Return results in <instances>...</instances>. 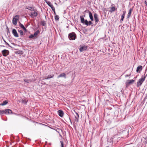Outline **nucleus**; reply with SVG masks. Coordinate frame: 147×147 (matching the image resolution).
<instances>
[{
	"label": "nucleus",
	"mask_w": 147,
	"mask_h": 147,
	"mask_svg": "<svg viewBox=\"0 0 147 147\" xmlns=\"http://www.w3.org/2000/svg\"><path fill=\"white\" fill-rule=\"evenodd\" d=\"M74 112L76 114V115H75V117L76 119V122H78L79 121V115L78 113H77L75 111H74Z\"/></svg>",
	"instance_id": "obj_18"
},
{
	"label": "nucleus",
	"mask_w": 147,
	"mask_h": 147,
	"mask_svg": "<svg viewBox=\"0 0 147 147\" xmlns=\"http://www.w3.org/2000/svg\"><path fill=\"white\" fill-rule=\"evenodd\" d=\"M26 9H28L30 11L34 10V7H32L26 6Z\"/></svg>",
	"instance_id": "obj_22"
},
{
	"label": "nucleus",
	"mask_w": 147,
	"mask_h": 147,
	"mask_svg": "<svg viewBox=\"0 0 147 147\" xmlns=\"http://www.w3.org/2000/svg\"><path fill=\"white\" fill-rule=\"evenodd\" d=\"M87 11H88V10H86L85 11H84V12H86Z\"/></svg>",
	"instance_id": "obj_46"
},
{
	"label": "nucleus",
	"mask_w": 147,
	"mask_h": 147,
	"mask_svg": "<svg viewBox=\"0 0 147 147\" xmlns=\"http://www.w3.org/2000/svg\"><path fill=\"white\" fill-rule=\"evenodd\" d=\"M1 53L3 56L4 57L7 56L9 53V51L6 49H4L2 50Z\"/></svg>",
	"instance_id": "obj_5"
},
{
	"label": "nucleus",
	"mask_w": 147,
	"mask_h": 147,
	"mask_svg": "<svg viewBox=\"0 0 147 147\" xmlns=\"http://www.w3.org/2000/svg\"><path fill=\"white\" fill-rule=\"evenodd\" d=\"M7 35H8L9 34H10V32H9V29H8V30H7Z\"/></svg>",
	"instance_id": "obj_40"
},
{
	"label": "nucleus",
	"mask_w": 147,
	"mask_h": 147,
	"mask_svg": "<svg viewBox=\"0 0 147 147\" xmlns=\"http://www.w3.org/2000/svg\"><path fill=\"white\" fill-rule=\"evenodd\" d=\"M19 32L20 34V36L22 37V36L24 35L25 34L23 32V31L22 30H20L19 31Z\"/></svg>",
	"instance_id": "obj_26"
},
{
	"label": "nucleus",
	"mask_w": 147,
	"mask_h": 147,
	"mask_svg": "<svg viewBox=\"0 0 147 147\" xmlns=\"http://www.w3.org/2000/svg\"><path fill=\"white\" fill-rule=\"evenodd\" d=\"M41 124L42 125H44V126H46V127H50L49 126H48L47 125H45V124H43L42 123Z\"/></svg>",
	"instance_id": "obj_41"
},
{
	"label": "nucleus",
	"mask_w": 147,
	"mask_h": 147,
	"mask_svg": "<svg viewBox=\"0 0 147 147\" xmlns=\"http://www.w3.org/2000/svg\"><path fill=\"white\" fill-rule=\"evenodd\" d=\"M5 110H0V115L5 114Z\"/></svg>",
	"instance_id": "obj_33"
},
{
	"label": "nucleus",
	"mask_w": 147,
	"mask_h": 147,
	"mask_svg": "<svg viewBox=\"0 0 147 147\" xmlns=\"http://www.w3.org/2000/svg\"><path fill=\"white\" fill-rule=\"evenodd\" d=\"M83 16V17H85V15H84V16Z\"/></svg>",
	"instance_id": "obj_51"
},
{
	"label": "nucleus",
	"mask_w": 147,
	"mask_h": 147,
	"mask_svg": "<svg viewBox=\"0 0 147 147\" xmlns=\"http://www.w3.org/2000/svg\"><path fill=\"white\" fill-rule=\"evenodd\" d=\"M11 142H12V143H13V142H14L13 141V140H11Z\"/></svg>",
	"instance_id": "obj_48"
},
{
	"label": "nucleus",
	"mask_w": 147,
	"mask_h": 147,
	"mask_svg": "<svg viewBox=\"0 0 147 147\" xmlns=\"http://www.w3.org/2000/svg\"><path fill=\"white\" fill-rule=\"evenodd\" d=\"M94 20L95 21V23L97 24L99 21V19L98 18V15L96 13H95L94 15Z\"/></svg>",
	"instance_id": "obj_6"
},
{
	"label": "nucleus",
	"mask_w": 147,
	"mask_h": 147,
	"mask_svg": "<svg viewBox=\"0 0 147 147\" xmlns=\"http://www.w3.org/2000/svg\"><path fill=\"white\" fill-rule=\"evenodd\" d=\"M59 115L61 117H62L63 115L64 112L61 110H59L57 111Z\"/></svg>",
	"instance_id": "obj_10"
},
{
	"label": "nucleus",
	"mask_w": 147,
	"mask_h": 147,
	"mask_svg": "<svg viewBox=\"0 0 147 147\" xmlns=\"http://www.w3.org/2000/svg\"><path fill=\"white\" fill-rule=\"evenodd\" d=\"M60 77H63L65 78H66V74L64 73H63L61 74H60L59 75L57 76V78H59Z\"/></svg>",
	"instance_id": "obj_15"
},
{
	"label": "nucleus",
	"mask_w": 147,
	"mask_h": 147,
	"mask_svg": "<svg viewBox=\"0 0 147 147\" xmlns=\"http://www.w3.org/2000/svg\"><path fill=\"white\" fill-rule=\"evenodd\" d=\"M68 37L70 40H74L77 38L76 34L74 32H72L68 34Z\"/></svg>",
	"instance_id": "obj_2"
},
{
	"label": "nucleus",
	"mask_w": 147,
	"mask_h": 147,
	"mask_svg": "<svg viewBox=\"0 0 147 147\" xmlns=\"http://www.w3.org/2000/svg\"><path fill=\"white\" fill-rule=\"evenodd\" d=\"M133 10L132 9H130L129 11V12L128 13L127 18H129L130 17L131 13L132 11Z\"/></svg>",
	"instance_id": "obj_19"
},
{
	"label": "nucleus",
	"mask_w": 147,
	"mask_h": 147,
	"mask_svg": "<svg viewBox=\"0 0 147 147\" xmlns=\"http://www.w3.org/2000/svg\"><path fill=\"white\" fill-rule=\"evenodd\" d=\"M34 37H36L37 36L34 34H33Z\"/></svg>",
	"instance_id": "obj_43"
},
{
	"label": "nucleus",
	"mask_w": 147,
	"mask_h": 147,
	"mask_svg": "<svg viewBox=\"0 0 147 147\" xmlns=\"http://www.w3.org/2000/svg\"><path fill=\"white\" fill-rule=\"evenodd\" d=\"M126 11H123V14L121 15V19L120 20V22L121 23V21H123V20L124 18L125 17V14Z\"/></svg>",
	"instance_id": "obj_14"
},
{
	"label": "nucleus",
	"mask_w": 147,
	"mask_h": 147,
	"mask_svg": "<svg viewBox=\"0 0 147 147\" xmlns=\"http://www.w3.org/2000/svg\"><path fill=\"white\" fill-rule=\"evenodd\" d=\"M19 26L22 29L25 28L24 25L21 24L20 22H19Z\"/></svg>",
	"instance_id": "obj_29"
},
{
	"label": "nucleus",
	"mask_w": 147,
	"mask_h": 147,
	"mask_svg": "<svg viewBox=\"0 0 147 147\" xmlns=\"http://www.w3.org/2000/svg\"><path fill=\"white\" fill-rule=\"evenodd\" d=\"M17 53L18 54H23V52L22 51H20V50H18L17 51Z\"/></svg>",
	"instance_id": "obj_31"
},
{
	"label": "nucleus",
	"mask_w": 147,
	"mask_h": 147,
	"mask_svg": "<svg viewBox=\"0 0 147 147\" xmlns=\"http://www.w3.org/2000/svg\"><path fill=\"white\" fill-rule=\"evenodd\" d=\"M61 144V147H64V144L63 141H60Z\"/></svg>",
	"instance_id": "obj_36"
},
{
	"label": "nucleus",
	"mask_w": 147,
	"mask_h": 147,
	"mask_svg": "<svg viewBox=\"0 0 147 147\" xmlns=\"http://www.w3.org/2000/svg\"><path fill=\"white\" fill-rule=\"evenodd\" d=\"M41 24L42 26H45L46 23L45 21L42 20L41 21Z\"/></svg>",
	"instance_id": "obj_32"
},
{
	"label": "nucleus",
	"mask_w": 147,
	"mask_h": 147,
	"mask_svg": "<svg viewBox=\"0 0 147 147\" xmlns=\"http://www.w3.org/2000/svg\"><path fill=\"white\" fill-rule=\"evenodd\" d=\"M144 3L147 6V1H145L144 2Z\"/></svg>",
	"instance_id": "obj_42"
},
{
	"label": "nucleus",
	"mask_w": 147,
	"mask_h": 147,
	"mask_svg": "<svg viewBox=\"0 0 147 147\" xmlns=\"http://www.w3.org/2000/svg\"><path fill=\"white\" fill-rule=\"evenodd\" d=\"M10 144H11H11H12L11 143Z\"/></svg>",
	"instance_id": "obj_53"
},
{
	"label": "nucleus",
	"mask_w": 147,
	"mask_h": 147,
	"mask_svg": "<svg viewBox=\"0 0 147 147\" xmlns=\"http://www.w3.org/2000/svg\"><path fill=\"white\" fill-rule=\"evenodd\" d=\"M49 128H51V129L55 130L56 131H57V132L58 133H60L59 132V131L60 130H61V129H60L57 128L56 129H53V128H52L51 127H49Z\"/></svg>",
	"instance_id": "obj_25"
},
{
	"label": "nucleus",
	"mask_w": 147,
	"mask_h": 147,
	"mask_svg": "<svg viewBox=\"0 0 147 147\" xmlns=\"http://www.w3.org/2000/svg\"><path fill=\"white\" fill-rule=\"evenodd\" d=\"M29 38H34V36L33 34H31L29 35L28 37Z\"/></svg>",
	"instance_id": "obj_37"
},
{
	"label": "nucleus",
	"mask_w": 147,
	"mask_h": 147,
	"mask_svg": "<svg viewBox=\"0 0 147 147\" xmlns=\"http://www.w3.org/2000/svg\"><path fill=\"white\" fill-rule=\"evenodd\" d=\"M23 29L24 30V31L25 32H26L27 31V29L25 27L24 28H23Z\"/></svg>",
	"instance_id": "obj_39"
},
{
	"label": "nucleus",
	"mask_w": 147,
	"mask_h": 147,
	"mask_svg": "<svg viewBox=\"0 0 147 147\" xmlns=\"http://www.w3.org/2000/svg\"><path fill=\"white\" fill-rule=\"evenodd\" d=\"M55 20H59V16L57 15H56L55 16Z\"/></svg>",
	"instance_id": "obj_34"
},
{
	"label": "nucleus",
	"mask_w": 147,
	"mask_h": 147,
	"mask_svg": "<svg viewBox=\"0 0 147 147\" xmlns=\"http://www.w3.org/2000/svg\"><path fill=\"white\" fill-rule=\"evenodd\" d=\"M5 114H10L12 113V111L10 109H5Z\"/></svg>",
	"instance_id": "obj_17"
},
{
	"label": "nucleus",
	"mask_w": 147,
	"mask_h": 147,
	"mask_svg": "<svg viewBox=\"0 0 147 147\" xmlns=\"http://www.w3.org/2000/svg\"><path fill=\"white\" fill-rule=\"evenodd\" d=\"M2 38L3 39V40L4 41V42L5 44L7 45L9 47H11L9 45V44L6 41L4 40V38H3V37H2Z\"/></svg>",
	"instance_id": "obj_27"
},
{
	"label": "nucleus",
	"mask_w": 147,
	"mask_h": 147,
	"mask_svg": "<svg viewBox=\"0 0 147 147\" xmlns=\"http://www.w3.org/2000/svg\"><path fill=\"white\" fill-rule=\"evenodd\" d=\"M134 81L135 80L133 79L128 80L126 82L125 84L127 86L129 85L130 84H133Z\"/></svg>",
	"instance_id": "obj_11"
},
{
	"label": "nucleus",
	"mask_w": 147,
	"mask_h": 147,
	"mask_svg": "<svg viewBox=\"0 0 147 147\" xmlns=\"http://www.w3.org/2000/svg\"><path fill=\"white\" fill-rule=\"evenodd\" d=\"M88 12L89 13V17L90 19L92 21H93L94 20V19L93 18V16L92 13L89 10H88Z\"/></svg>",
	"instance_id": "obj_13"
},
{
	"label": "nucleus",
	"mask_w": 147,
	"mask_h": 147,
	"mask_svg": "<svg viewBox=\"0 0 147 147\" xmlns=\"http://www.w3.org/2000/svg\"><path fill=\"white\" fill-rule=\"evenodd\" d=\"M6 29L7 30H8V29H9V28L7 26V27H6Z\"/></svg>",
	"instance_id": "obj_45"
},
{
	"label": "nucleus",
	"mask_w": 147,
	"mask_h": 147,
	"mask_svg": "<svg viewBox=\"0 0 147 147\" xmlns=\"http://www.w3.org/2000/svg\"><path fill=\"white\" fill-rule=\"evenodd\" d=\"M129 76V75H127L125 76V77H128Z\"/></svg>",
	"instance_id": "obj_47"
},
{
	"label": "nucleus",
	"mask_w": 147,
	"mask_h": 147,
	"mask_svg": "<svg viewBox=\"0 0 147 147\" xmlns=\"http://www.w3.org/2000/svg\"><path fill=\"white\" fill-rule=\"evenodd\" d=\"M54 76V75L53 74H52L51 75H48L47 77H45L44 79H48L51 78H53Z\"/></svg>",
	"instance_id": "obj_20"
},
{
	"label": "nucleus",
	"mask_w": 147,
	"mask_h": 147,
	"mask_svg": "<svg viewBox=\"0 0 147 147\" xmlns=\"http://www.w3.org/2000/svg\"><path fill=\"white\" fill-rule=\"evenodd\" d=\"M12 33L15 37H18L19 36L18 34V33L16 30L15 29H12Z\"/></svg>",
	"instance_id": "obj_8"
},
{
	"label": "nucleus",
	"mask_w": 147,
	"mask_h": 147,
	"mask_svg": "<svg viewBox=\"0 0 147 147\" xmlns=\"http://www.w3.org/2000/svg\"><path fill=\"white\" fill-rule=\"evenodd\" d=\"M116 9L114 7H112L111 8V9L109 10V11L112 13Z\"/></svg>",
	"instance_id": "obj_23"
},
{
	"label": "nucleus",
	"mask_w": 147,
	"mask_h": 147,
	"mask_svg": "<svg viewBox=\"0 0 147 147\" xmlns=\"http://www.w3.org/2000/svg\"><path fill=\"white\" fill-rule=\"evenodd\" d=\"M114 138V136H113V137L112 138V139H111L110 140V141H109V140H108V143L109 142H110V144L111 145L113 144V141L112 140H113V138Z\"/></svg>",
	"instance_id": "obj_24"
},
{
	"label": "nucleus",
	"mask_w": 147,
	"mask_h": 147,
	"mask_svg": "<svg viewBox=\"0 0 147 147\" xmlns=\"http://www.w3.org/2000/svg\"><path fill=\"white\" fill-rule=\"evenodd\" d=\"M146 76H144V77H142L141 78L139 79V80L137 82V87H140L143 82L144 81L145 79L146 78Z\"/></svg>",
	"instance_id": "obj_3"
},
{
	"label": "nucleus",
	"mask_w": 147,
	"mask_h": 147,
	"mask_svg": "<svg viewBox=\"0 0 147 147\" xmlns=\"http://www.w3.org/2000/svg\"><path fill=\"white\" fill-rule=\"evenodd\" d=\"M37 13L36 11H34V12H31L30 16L31 17L34 16L35 17H36L37 16Z\"/></svg>",
	"instance_id": "obj_16"
},
{
	"label": "nucleus",
	"mask_w": 147,
	"mask_h": 147,
	"mask_svg": "<svg viewBox=\"0 0 147 147\" xmlns=\"http://www.w3.org/2000/svg\"><path fill=\"white\" fill-rule=\"evenodd\" d=\"M147 143V142H145V144H146Z\"/></svg>",
	"instance_id": "obj_50"
},
{
	"label": "nucleus",
	"mask_w": 147,
	"mask_h": 147,
	"mask_svg": "<svg viewBox=\"0 0 147 147\" xmlns=\"http://www.w3.org/2000/svg\"><path fill=\"white\" fill-rule=\"evenodd\" d=\"M53 12H54V15H56V12H55V9H53V10H52Z\"/></svg>",
	"instance_id": "obj_38"
},
{
	"label": "nucleus",
	"mask_w": 147,
	"mask_h": 147,
	"mask_svg": "<svg viewBox=\"0 0 147 147\" xmlns=\"http://www.w3.org/2000/svg\"><path fill=\"white\" fill-rule=\"evenodd\" d=\"M1 47H4L5 46L3 45H1L0 46Z\"/></svg>",
	"instance_id": "obj_49"
},
{
	"label": "nucleus",
	"mask_w": 147,
	"mask_h": 147,
	"mask_svg": "<svg viewBox=\"0 0 147 147\" xmlns=\"http://www.w3.org/2000/svg\"><path fill=\"white\" fill-rule=\"evenodd\" d=\"M69 119L70 120V121L71 123V121L70 117H69Z\"/></svg>",
	"instance_id": "obj_44"
},
{
	"label": "nucleus",
	"mask_w": 147,
	"mask_h": 147,
	"mask_svg": "<svg viewBox=\"0 0 147 147\" xmlns=\"http://www.w3.org/2000/svg\"><path fill=\"white\" fill-rule=\"evenodd\" d=\"M46 3L51 8L52 10H53L54 9H55L53 5L49 1H47Z\"/></svg>",
	"instance_id": "obj_12"
},
{
	"label": "nucleus",
	"mask_w": 147,
	"mask_h": 147,
	"mask_svg": "<svg viewBox=\"0 0 147 147\" xmlns=\"http://www.w3.org/2000/svg\"><path fill=\"white\" fill-rule=\"evenodd\" d=\"M22 102L24 104L26 105L27 102V101H26L25 100H22Z\"/></svg>",
	"instance_id": "obj_35"
},
{
	"label": "nucleus",
	"mask_w": 147,
	"mask_h": 147,
	"mask_svg": "<svg viewBox=\"0 0 147 147\" xmlns=\"http://www.w3.org/2000/svg\"><path fill=\"white\" fill-rule=\"evenodd\" d=\"M19 16L18 15H16L13 17L12 23L14 25H16L17 24V21L19 19Z\"/></svg>",
	"instance_id": "obj_4"
},
{
	"label": "nucleus",
	"mask_w": 147,
	"mask_h": 147,
	"mask_svg": "<svg viewBox=\"0 0 147 147\" xmlns=\"http://www.w3.org/2000/svg\"><path fill=\"white\" fill-rule=\"evenodd\" d=\"M40 32V31L39 30H38L37 31L34 33V34L37 36L38 34Z\"/></svg>",
	"instance_id": "obj_30"
},
{
	"label": "nucleus",
	"mask_w": 147,
	"mask_h": 147,
	"mask_svg": "<svg viewBox=\"0 0 147 147\" xmlns=\"http://www.w3.org/2000/svg\"><path fill=\"white\" fill-rule=\"evenodd\" d=\"M24 81L27 83H29L31 82V80L30 79H26L24 80Z\"/></svg>",
	"instance_id": "obj_28"
},
{
	"label": "nucleus",
	"mask_w": 147,
	"mask_h": 147,
	"mask_svg": "<svg viewBox=\"0 0 147 147\" xmlns=\"http://www.w3.org/2000/svg\"><path fill=\"white\" fill-rule=\"evenodd\" d=\"M80 47L79 49V50L80 52H81L84 51H86L87 49V47L85 45L81 46H80Z\"/></svg>",
	"instance_id": "obj_7"
},
{
	"label": "nucleus",
	"mask_w": 147,
	"mask_h": 147,
	"mask_svg": "<svg viewBox=\"0 0 147 147\" xmlns=\"http://www.w3.org/2000/svg\"><path fill=\"white\" fill-rule=\"evenodd\" d=\"M20 30H18V31L19 32Z\"/></svg>",
	"instance_id": "obj_52"
},
{
	"label": "nucleus",
	"mask_w": 147,
	"mask_h": 147,
	"mask_svg": "<svg viewBox=\"0 0 147 147\" xmlns=\"http://www.w3.org/2000/svg\"><path fill=\"white\" fill-rule=\"evenodd\" d=\"M81 22L85 24L87 26H89L92 24V23L91 21H88L87 20H84V18L82 16H80Z\"/></svg>",
	"instance_id": "obj_1"
},
{
	"label": "nucleus",
	"mask_w": 147,
	"mask_h": 147,
	"mask_svg": "<svg viewBox=\"0 0 147 147\" xmlns=\"http://www.w3.org/2000/svg\"><path fill=\"white\" fill-rule=\"evenodd\" d=\"M142 67L141 65L138 66L137 68L136 71L138 73H140L142 69Z\"/></svg>",
	"instance_id": "obj_9"
},
{
	"label": "nucleus",
	"mask_w": 147,
	"mask_h": 147,
	"mask_svg": "<svg viewBox=\"0 0 147 147\" xmlns=\"http://www.w3.org/2000/svg\"><path fill=\"white\" fill-rule=\"evenodd\" d=\"M8 102L6 100H5L3 102L0 104V105L1 106H4L6 105H7Z\"/></svg>",
	"instance_id": "obj_21"
}]
</instances>
